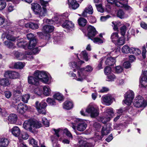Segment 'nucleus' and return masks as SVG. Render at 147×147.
<instances>
[{
    "label": "nucleus",
    "mask_w": 147,
    "mask_h": 147,
    "mask_svg": "<svg viewBox=\"0 0 147 147\" xmlns=\"http://www.w3.org/2000/svg\"><path fill=\"white\" fill-rule=\"evenodd\" d=\"M86 111L90 114L92 117H95L99 115V109L96 105H89L86 109Z\"/></svg>",
    "instance_id": "20e7f679"
},
{
    "label": "nucleus",
    "mask_w": 147,
    "mask_h": 147,
    "mask_svg": "<svg viewBox=\"0 0 147 147\" xmlns=\"http://www.w3.org/2000/svg\"><path fill=\"white\" fill-rule=\"evenodd\" d=\"M88 34L87 36L89 39L93 38L98 33L97 32L95 28L91 26H88L87 28Z\"/></svg>",
    "instance_id": "9d476101"
},
{
    "label": "nucleus",
    "mask_w": 147,
    "mask_h": 147,
    "mask_svg": "<svg viewBox=\"0 0 147 147\" xmlns=\"http://www.w3.org/2000/svg\"><path fill=\"white\" fill-rule=\"evenodd\" d=\"M79 25L82 26H84L86 24L87 21L84 18H80L78 20Z\"/></svg>",
    "instance_id": "72a5a7b5"
},
{
    "label": "nucleus",
    "mask_w": 147,
    "mask_h": 147,
    "mask_svg": "<svg viewBox=\"0 0 147 147\" xmlns=\"http://www.w3.org/2000/svg\"><path fill=\"white\" fill-rule=\"evenodd\" d=\"M25 26L33 29H37L38 28V26L37 24L33 22H29L26 24Z\"/></svg>",
    "instance_id": "cd10ccee"
},
{
    "label": "nucleus",
    "mask_w": 147,
    "mask_h": 147,
    "mask_svg": "<svg viewBox=\"0 0 147 147\" xmlns=\"http://www.w3.org/2000/svg\"><path fill=\"white\" fill-rule=\"evenodd\" d=\"M28 109L27 105L23 103H20L17 106V111L18 113L22 114Z\"/></svg>",
    "instance_id": "ddd939ff"
},
{
    "label": "nucleus",
    "mask_w": 147,
    "mask_h": 147,
    "mask_svg": "<svg viewBox=\"0 0 147 147\" xmlns=\"http://www.w3.org/2000/svg\"><path fill=\"white\" fill-rule=\"evenodd\" d=\"M30 97V96L29 94H26L23 95L22 98V100L25 103H27L28 102Z\"/></svg>",
    "instance_id": "c03bdc74"
},
{
    "label": "nucleus",
    "mask_w": 147,
    "mask_h": 147,
    "mask_svg": "<svg viewBox=\"0 0 147 147\" xmlns=\"http://www.w3.org/2000/svg\"><path fill=\"white\" fill-rule=\"evenodd\" d=\"M140 87L142 88H145L147 86V79L145 77H142L140 79Z\"/></svg>",
    "instance_id": "bb28decb"
},
{
    "label": "nucleus",
    "mask_w": 147,
    "mask_h": 147,
    "mask_svg": "<svg viewBox=\"0 0 147 147\" xmlns=\"http://www.w3.org/2000/svg\"><path fill=\"white\" fill-rule=\"evenodd\" d=\"M17 117L14 114L10 115L8 117V120L11 123H15L17 120Z\"/></svg>",
    "instance_id": "b1692460"
},
{
    "label": "nucleus",
    "mask_w": 147,
    "mask_h": 147,
    "mask_svg": "<svg viewBox=\"0 0 147 147\" xmlns=\"http://www.w3.org/2000/svg\"><path fill=\"white\" fill-rule=\"evenodd\" d=\"M46 101L49 105L52 106L56 105V102L53 99L48 98L47 99Z\"/></svg>",
    "instance_id": "79ce46f5"
},
{
    "label": "nucleus",
    "mask_w": 147,
    "mask_h": 147,
    "mask_svg": "<svg viewBox=\"0 0 147 147\" xmlns=\"http://www.w3.org/2000/svg\"><path fill=\"white\" fill-rule=\"evenodd\" d=\"M119 37L118 33L117 32L113 33L111 35V39L112 42L115 43L117 42Z\"/></svg>",
    "instance_id": "c85d7f7f"
},
{
    "label": "nucleus",
    "mask_w": 147,
    "mask_h": 147,
    "mask_svg": "<svg viewBox=\"0 0 147 147\" xmlns=\"http://www.w3.org/2000/svg\"><path fill=\"white\" fill-rule=\"evenodd\" d=\"M6 6V3L4 0H0V10L4 9Z\"/></svg>",
    "instance_id": "de8ad7c7"
},
{
    "label": "nucleus",
    "mask_w": 147,
    "mask_h": 147,
    "mask_svg": "<svg viewBox=\"0 0 147 147\" xmlns=\"http://www.w3.org/2000/svg\"><path fill=\"white\" fill-rule=\"evenodd\" d=\"M110 129L107 127L106 125H104L102 128L101 132L102 135H107L110 133Z\"/></svg>",
    "instance_id": "c756f323"
},
{
    "label": "nucleus",
    "mask_w": 147,
    "mask_h": 147,
    "mask_svg": "<svg viewBox=\"0 0 147 147\" xmlns=\"http://www.w3.org/2000/svg\"><path fill=\"white\" fill-rule=\"evenodd\" d=\"M4 94L5 97L7 98H9L11 96V93L9 91L5 92Z\"/></svg>",
    "instance_id": "e2e57ef3"
},
{
    "label": "nucleus",
    "mask_w": 147,
    "mask_h": 147,
    "mask_svg": "<svg viewBox=\"0 0 147 147\" xmlns=\"http://www.w3.org/2000/svg\"><path fill=\"white\" fill-rule=\"evenodd\" d=\"M111 69L109 66L106 67L104 69V72L107 75H109L111 72Z\"/></svg>",
    "instance_id": "5fc2aeb1"
},
{
    "label": "nucleus",
    "mask_w": 147,
    "mask_h": 147,
    "mask_svg": "<svg viewBox=\"0 0 147 147\" xmlns=\"http://www.w3.org/2000/svg\"><path fill=\"white\" fill-rule=\"evenodd\" d=\"M130 53L139 55L141 53V51L138 49L136 48L131 47L130 49Z\"/></svg>",
    "instance_id": "f704fd0d"
},
{
    "label": "nucleus",
    "mask_w": 147,
    "mask_h": 147,
    "mask_svg": "<svg viewBox=\"0 0 147 147\" xmlns=\"http://www.w3.org/2000/svg\"><path fill=\"white\" fill-rule=\"evenodd\" d=\"M107 75V80L108 81H113L116 78L115 76L113 74H110Z\"/></svg>",
    "instance_id": "37998d69"
},
{
    "label": "nucleus",
    "mask_w": 147,
    "mask_h": 147,
    "mask_svg": "<svg viewBox=\"0 0 147 147\" xmlns=\"http://www.w3.org/2000/svg\"><path fill=\"white\" fill-rule=\"evenodd\" d=\"M47 13V10L46 8H41L36 15L39 17H43L46 15Z\"/></svg>",
    "instance_id": "a878e982"
},
{
    "label": "nucleus",
    "mask_w": 147,
    "mask_h": 147,
    "mask_svg": "<svg viewBox=\"0 0 147 147\" xmlns=\"http://www.w3.org/2000/svg\"><path fill=\"white\" fill-rule=\"evenodd\" d=\"M92 67L90 65L87 66L84 68L80 69L78 71V77L76 80L79 81H82L85 79L87 76L86 72H91L93 70Z\"/></svg>",
    "instance_id": "f03ea898"
},
{
    "label": "nucleus",
    "mask_w": 147,
    "mask_h": 147,
    "mask_svg": "<svg viewBox=\"0 0 147 147\" xmlns=\"http://www.w3.org/2000/svg\"><path fill=\"white\" fill-rule=\"evenodd\" d=\"M69 7L74 9H77L79 6V4L75 0H67Z\"/></svg>",
    "instance_id": "f3484780"
},
{
    "label": "nucleus",
    "mask_w": 147,
    "mask_h": 147,
    "mask_svg": "<svg viewBox=\"0 0 147 147\" xmlns=\"http://www.w3.org/2000/svg\"><path fill=\"white\" fill-rule=\"evenodd\" d=\"M88 53L86 50L82 51L81 53V55L83 57L85 60L87 61L88 60Z\"/></svg>",
    "instance_id": "49530a36"
},
{
    "label": "nucleus",
    "mask_w": 147,
    "mask_h": 147,
    "mask_svg": "<svg viewBox=\"0 0 147 147\" xmlns=\"http://www.w3.org/2000/svg\"><path fill=\"white\" fill-rule=\"evenodd\" d=\"M134 106L136 107H145L146 105L144 98L140 96L136 97L134 102Z\"/></svg>",
    "instance_id": "39448f33"
},
{
    "label": "nucleus",
    "mask_w": 147,
    "mask_h": 147,
    "mask_svg": "<svg viewBox=\"0 0 147 147\" xmlns=\"http://www.w3.org/2000/svg\"><path fill=\"white\" fill-rule=\"evenodd\" d=\"M93 146H91L90 143H85L83 144L80 145L79 147H92Z\"/></svg>",
    "instance_id": "774afa93"
},
{
    "label": "nucleus",
    "mask_w": 147,
    "mask_h": 147,
    "mask_svg": "<svg viewBox=\"0 0 147 147\" xmlns=\"http://www.w3.org/2000/svg\"><path fill=\"white\" fill-rule=\"evenodd\" d=\"M54 29V27L52 26H50L48 25H45L43 28V31L45 34H47L46 36L49 39L50 38V36L49 33L52 32Z\"/></svg>",
    "instance_id": "f8f14e48"
},
{
    "label": "nucleus",
    "mask_w": 147,
    "mask_h": 147,
    "mask_svg": "<svg viewBox=\"0 0 147 147\" xmlns=\"http://www.w3.org/2000/svg\"><path fill=\"white\" fill-rule=\"evenodd\" d=\"M96 6L98 11L101 13H102L104 11V9L101 4L96 5Z\"/></svg>",
    "instance_id": "864d4df0"
},
{
    "label": "nucleus",
    "mask_w": 147,
    "mask_h": 147,
    "mask_svg": "<svg viewBox=\"0 0 147 147\" xmlns=\"http://www.w3.org/2000/svg\"><path fill=\"white\" fill-rule=\"evenodd\" d=\"M39 80H41L43 82L47 84L49 79L45 72L38 70L35 71L33 76H29L28 78V83L31 84L38 85Z\"/></svg>",
    "instance_id": "f257e3e1"
},
{
    "label": "nucleus",
    "mask_w": 147,
    "mask_h": 147,
    "mask_svg": "<svg viewBox=\"0 0 147 147\" xmlns=\"http://www.w3.org/2000/svg\"><path fill=\"white\" fill-rule=\"evenodd\" d=\"M130 49L129 47L127 45L124 46L122 48L121 51L123 53H130Z\"/></svg>",
    "instance_id": "58836bf2"
},
{
    "label": "nucleus",
    "mask_w": 147,
    "mask_h": 147,
    "mask_svg": "<svg viewBox=\"0 0 147 147\" xmlns=\"http://www.w3.org/2000/svg\"><path fill=\"white\" fill-rule=\"evenodd\" d=\"M63 133L68 137L72 138V136L70 132L67 129H65L63 130Z\"/></svg>",
    "instance_id": "bf43d9fd"
},
{
    "label": "nucleus",
    "mask_w": 147,
    "mask_h": 147,
    "mask_svg": "<svg viewBox=\"0 0 147 147\" xmlns=\"http://www.w3.org/2000/svg\"><path fill=\"white\" fill-rule=\"evenodd\" d=\"M25 65V63L22 62H18L14 64L13 67L16 69H22Z\"/></svg>",
    "instance_id": "473e14b6"
},
{
    "label": "nucleus",
    "mask_w": 147,
    "mask_h": 147,
    "mask_svg": "<svg viewBox=\"0 0 147 147\" xmlns=\"http://www.w3.org/2000/svg\"><path fill=\"white\" fill-rule=\"evenodd\" d=\"M68 13H64L63 16L59 15L55 16L52 20L47 19L46 20L47 22L49 24H55L60 23L61 22V20L62 18L64 19V16L65 17L67 16Z\"/></svg>",
    "instance_id": "6e6552de"
},
{
    "label": "nucleus",
    "mask_w": 147,
    "mask_h": 147,
    "mask_svg": "<svg viewBox=\"0 0 147 147\" xmlns=\"http://www.w3.org/2000/svg\"><path fill=\"white\" fill-rule=\"evenodd\" d=\"M134 94L133 91L131 90L127 91L125 94V100L123 101L127 105H130L134 98Z\"/></svg>",
    "instance_id": "423d86ee"
},
{
    "label": "nucleus",
    "mask_w": 147,
    "mask_h": 147,
    "mask_svg": "<svg viewBox=\"0 0 147 147\" xmlns=\"http://www.w3.org/2000/svg\"><path fill=\"white\" fill-rule=\"evenodd\" d=\"M13 32V31L10 30H9L6 33L3 34L2 36L3 37L6 36V38L7 40L14 41L17 40V38L13 36L12 35L13 34L12 33Z\"/></svg>",
    "instance_id": "2eb2a0df"
},
{
    "label": "nucleus",
    "mask_w": 147,
    "mask_h": 147,
    "mask_svg": "<svg viewBox=\"0 0 147 147\" xmlns=\"http://www.w3.org/2000/svg\"><path fill=\"white\" fill-rule=\"evenodd\" d=\"M115 62V58L110 57L107 59L105 61V63L107 65L111 66L113 65Z\"/></svg>",
    "instance_id": "393cba45"
},
{
    "label": "nucleus",
    "mask_w": 147,
    "mask_h": 147,
    "mask_svg": "<svg viewBox=\"0 0 147 147\" xmlns=\"http://www.w3.org/2000/svg\"><path fill=\"white\" fill-rule=\"evenodd\" d=\"M124 40L123 39H122L121 38H119L118 40L115 43L117 44L118 45H123L124 44Z\"/></svg>",
    "instance_id": "09e8293b"
},
{
    "label": "nucleus",
    "mask_w": 147,
    "mask_h": 147,
    "mask_svg": "<svg viewBox=\"0 0 147 147\" xmlns=\"http://www.w3.org/2000/svg\"><path fill=\"white\" fill-rule=\"evenodd\" d=\"M42 121L43 124L46 127H48L49 125V122L48 121L47 119L44 117H43L42 119Z\"/></svg>",
    "instance_id": "052dcab7"
},
{
    "label": "nucleus",
    "mask_w": 147,
    "mask_h": 147,
    "mask_svg": "<svg viewBox=\"0 0 147 147\" xmlns=\"http://www.w3.org/2000/svg\"><path fill=\"white\" fill-rule=\"evenodd\" d=\"M123 70L122 68L120 66H117L115 68V71L119 73L121 72Z\"/></svg>",
    "instance_id": "338daca9"
},
{
    "label": "nucleus",
    "mask_w": 147,
    "mask_h": 147,
    "mask_svg": "<svg viewBox=\"0 0 147 147\" xmlns=\"http://www.w3.org/2000/svg\"><path fill=\"white\" fill-rule=\"evenodd\" d=\"M94 42L98 44L102 43L103 42L102 40L98 37H96L94 38H91V39Z\"/></svg>",
    "instance_id": "ea45409f"
},
{
    "label": "nucleus",
    "mask_w": 147,
    "mask_h": 147,
    "mask_svg": "<svg viewBox=\"0 0 147 147\" xmlns=\"http://www.w3.org/2000/svg\"><path fill=\"white\" fill-rule=\"evenodd\" d=\"M109 118L110 117H107L105 115V116H103L101 117L100 119V121L103 123H105L110 120Z\"/></svg>",
    "instance_id": "a18cd8bd"
},
{
    "label": "nucleus",
    "mask_w": 147,
    "mask_h": 147,
    "mask_svg": "<svg viewBox=\"0 0 147 147\" xmlns=\"http://www.w3.org/2000/svg\"><path fill=\"white\" fill-rule=\"evenodd\" d=\"M40 3L41 5L42 6V8H46V7L48 5V2L43 0H40Z\"/></svg>",
    "instance_id": "8fccbe9b"
},
{
    "label": "nucleus",
    "mask_w": 147,
    "mask_h": 147,
    "mask_svg": "<svg viewBox=\"0 0 147 147\" xmlns=\"http://www.w3.org/2000/svg\"><path fill=\"white\" fill-rule=\"evenodd\" d=\"M62 26L64 28L67 29V31H70L72 30L74 26L72 22L66 20L62 24Z\"/></svg>",
    "instance_id": "4468645a"
},
{
    "label": "nucleus",
    "mask_w": 147,
    "mask_h": 147,
    "mask_svg": "<svg viewBox=\"0 0 147 147\" xmlns=\"http://www.w3.org/2000/svg\"><path fill=\"white\" fill-rule=\"evenodd\" d=\"M70 65L73 68H74V71H75L76 69H78V70L79 69V67L77 66L76 63L75 62L71 63Z\"/></svg>",
    "instance_id": "6e6d98bb"
},
{
    "label": "nucleus",
    "mask_w": 147,
    "mask_h": 147,
    "mask_svg": "<svg viewBox=\"0 0 147 147\" xmlns=\"http://www.w3.org/2000/svg\"><path fill=\"white\" fill-rule=\"evenodd\" d=\"M5 77L11 79H15L18 78L20 77L19 74L17 72L11 71L5 72L4 74Z\"/></svg>",
    "instance_id": "1a4fd4ad"
},
{
    "label": "nucleus",
    "mask_w": 147,
    "mask_h": 147,
    "mask_svg": "<svg viewBox=\"0 0 147 147\" xmlns=\"http://www.w3.org/2000/svg\"><path fill=\"white\" fill-rule=\"evenodd\" d=\"M102 98L103 101L107 105H109L112 103V100L113 98L112 96L109 95H107L105 96H103Z\"/></svg>",
    "instance_id": "a211bd4d"
},
{
    "label": "nucleus",
    "mask_w": 147,
    "mask_h": 147,
    "mask_svg": "<svg viewBox=\"0 0 147 147\" xmlns=\"http://www.w3.org/2000/svg\"><path fill=\"white\" fill-rule=\"evenodd\" d=\"M4 43L5 45L9 48L13 49L15 48L16 47L14 44L11 42L5 41Z\"/></svg>",
    "instance_id": "c9c22d12"
},
{
    "label": "nucleus",
    "mask_w": 147,
    "mask_h": 147,
    "mask_svg": "<svg viewBox=\"0 0 147 147\" xmlns=\"http://www.w3.org/2000/svg\"><path fill=\"white\" fill-rule=\"evenodd\" d=\"M9 141L8 139L6 138H2L0 139V147H6L9 144Z\"/></svg>",
    "instance_id": "4be33fe9"
},
{
    "label": "nucleus",
    "mask_w": 147,
    "mask_h": 147,
    "mask_svg": "<svg viewBox=\"0 0 147 147\" xmlns=\"http://www.w3.org/2000/svg\"><path fill=\"white\" fill-rule=\"evenodd\" d=\"M47 106V103L44 101L40 103L38 101H37L35 103L36 107L40 114H45L46 113L45 108Z\"/></svg>",
    "instance_id": "0eeeda50"
},
{
    "label": "nucleus",
    "mask_w": 147,
    "mask_h": 147,
    "mask_svg": "<svg viewBox=\"0 0 147 147\" xmlns=\"http://www.w3.org/2000/svg\"><path fill=\"white\" fill-rule=\"evenodd\" d=\"M40 123L36 121L29 119L25 121L23 124L24 128L31 131L32 128H39L41 127Z\"/></svg>",
    "instance_id": "7ed1b4c3"
},
{
    "label": "nucleus",
    "mask_w": 147,
    "mask_h": 147,
    "mask_svg": "<svg viewBox=\"0 0 147 147\" xmlns=\"http://www.w3.org/2000/svg\"><path fill=\"white\" fill-rule=\"evenodd\" d=\"M36 40L35 39L30 40L28 46V48L29 49H33L36 45Z\"/></svg>",
    "instance_id": "2f4dec72"
},
{
    "label": "nucleus",
    "mask_w": 147,
    "mask_h": 147,
    "mask_svg": "<svg viewBox=\"0 0 147 147\" xmlns=\"http://www.w3.org/2000/svg\"><path fill=\"white\" fill-rule=\"evenodd\" d=\"M29 143L31 144L33 146L37 145V142L33 138L29 139Z\"/></svg>",
    "instance_id": "3c124183"
},
{
    "label": "nucleus",
    "mask_w": 147,
    "mask_h": 147,
    "mask_svg": "<svg viewBox=\"0 0 147 147\" xmlns=\"http://www.w3.org/2000/svg\"><path fill=\"white\" fill-rule=\"evenodd\" d=\"M11 84V82L7 78H0V85L3 87L7 86Z\"/></svg>",
    "instance_id": "6ab92c4d"
},
{
    "label": "nucleus",
    "mask_w": 147,
    "mask_h": 147,
    "mask_svg": "<svg viewBox=\"0 0 147 147\" xmlns=\"http://www.w3.org/2000/svg\"><path fill=\"white\" fill-rule=\"evenodd\" d=\"M53 97L55 99L58 101H61L63 99V96L61 94L58 93L55 94L53 96Z\"/></svg>",
    "instance_id": "a19ab883"
},
{
    "label": "nucleus",
    "mask_w": 147,
    "mask_h": 147,
    "mask_svg": "<svg viewBox=\"0 0 147 147\" xmlns=\"http://www.w3.org/2000/svg\"><path fill=\"white\" fill-rule=\"evenodd\" d=\"M34 92L37 95L40 96L42 94V91L39 88H36L34 90Z\"/></svg>",
    "instance_id": "0e129e2a"
},
{
    "label": "nucleus",
    "mask_w": 147,
    "mask_h": 147,
    "mask_svg": "<svg viewBox=\"0 0 147 147\" xmlns=\"http://www.w3.org/2000/svg\"><path fill=\"white\" fill-rule=\"evenodd\" d=\"M63 133L68 137L72 138V136L70 132L67 129H65L63 130Z\"/></svg>",
    "instance_id": "13d9d810"
},
{
    "label": "nucleus",
    "mask_w": 147,
    "mask_h": 147,
    "mask_svg": "<svg viewBox=\"0 0 147 147\" xmlns=\"http://www.w3.org/2000/svg\"><path fill=\"white\" fill-rule=\"evenodd\" d=\"M121 33L123 36L125 35L126 31V27L125 26H123L120 28Z\"/></svg>",
    "instance_id": "603ef678"
},
{
    "label": "nucleus",
    "mask_w": 147,
    "mask_h": 147,
    "mask_svg": "<svg viewBox=\"0 0 147 147\" xmlns=\"http://www.w3.org/2000/svg\"><path fill=\"white\" fill-rule=\"evenodd\" d=\"M93 12V10L92 6L89 5L85 9L82 13V16L83 17H86L88 13L89 14H92Z\"/></svg>",
    "instance_id": "dca6fc26"
},
{
    "label": "nucleus",
    "mask_w": 147,
    "mask_h": 147,
    "mask_svg": "<svg viewBox=\"0 0 147 147\" xmlns=\"http://www.w3.org/2000/svg\"><path fill=\"white\" fill-rule=\"evenodd\" d=\"M105 115L107 117H110V119L114 116V113L112 109H108L106 110V112L105 113Z\"/></svg>",
    "instance_id": "7c9ffc66"
},
{
    "label": "nucleus",
    "mask_w": 147,
    "mask_h": 147,
    "mask_svg": "<svg viewBox=\"0 0 147 147\" xmlns=\"http://www.w3.org/2000/svg\"><path fill=\"white\" fill-rule=\"evenodd\" d=\"M115 3V5L118 7H123V3L120 1L116 0Z\"/></svg>",
    "instance_id": "69168bd1"
},
{
    "label": "nucleus",
    "mask_w": 147,
    "mask_h": 147,
    "mask_svg": "<svg viewBox=\"0 0 147 147\" xmlns=\"http://www.w3.org/2000/svg\"><path fill=\"white\" fill-rule=\"evenodd\" d=\"M73 107L72 102L69 101H66L64 103L63 107L64 109L69 110L72 108Z\"/></svg>",
    "instance_id": "5701e85b"
},
{
    "label": "nucleus",
    "mask_w": 147,
    "mask_h": 147,
    "mask_svg": "<svg viewBox=\"0 0 147 147\" xmlns=\"http://www.w3.org/2000/svg\"><path fill=\"white\" fill-rule=\"evenodd\" d=\"M10 130L12 134L16 137L18 136L20 133V129L17 126L13 127Z\"/></svg>",
    "instance_id": "412c9836"
},
{
    "label": "nucleus",
    "mask_w": 147,
    "mask_h": 147,
    "mask_svg": "<svg viewBox=\"0 0 147 147\" xmlns=\"http://www.w3.org/2000/svg\"><path fill=\"white\" fill-rule=\"evenodd\" d=\"M44 94L46 96H49L51 93V90L49 86H45L43 87Z\"/></svg>",
    "instance_id": "e433bc0d"
},
{
    "label": "nucleus",
    "mask_w": 147,
    "mask_h": 147,
    "mask_svg": "<svg viewBox=\"0 0 147 147\" xmlns=\"http://www.w3.org/2000/svg\"><path fill=\"white\" fill-rule=\"evenodd\" d=\"M87 126V124L85 121L81 119L78 120L77 129L78 131H84L86 129Z\"/></svg>",
    "instance_id": "9b49d317"
},
{
    "label": "nucleus",
    "mask_w": 147,
    "mask_h": 147,
    "mask_svg": "<svg viewBox=\"0 0 147 147\" xmlns=\"http://www.w3.org/2000/svg\"><path fill=\"white\" fill-rule=\"evenodd\" d=\"M63 133L68 137L72 138V136L70 132L67 129H65L63 130Z\"/></svg>",
    "instance_id": "4d7b16f0"
},
{
    "label": "nucleus",
    "mask_w": 147,
    "mask_h": 147,
    "mask_svg": "<svg viewBox=\"0 0 147 147\" xmlns=\"http://www.w3.org/2000/svg\"><path fill=\"white\" fill-rule=\"evenodd\" d=\"M117 15L118 17L121 19H123L126 17L123 11L121 9L118 11Z\"/></svg>",
    "instance_id": "4c0bfd02"
},
{
    "label": "nucleus",
    "mask_w": 147,
    "mask_h": 147,
    "mask_svg": "<svg viewBox=\"0 0 147 147\" xmlns=\"http://www.w3.org/2000/svg\"><path fill=\"white\" fill-rule=\"evenodd\" d=\"M21 134L22 137L23 139L26 140L28 139L29 136L27 133L23 132H22Z\"/></svg>",
    "instance_id": "680f3d73"
},
{
    "label": "nucleus",
    "mask_w": 147,
    "mask_h": 147,
    "mask_svg": "<svg viewBox=\"0 0 147 147\" xmlns=\"http://www.w3.org/2000/svg\"><path fill=\"white\" fill-rule=\"evenodd\" d=\"M31 8L33 10L35 14L38 12L41 8L40 5L37 3H33L31 4Z\"/></svg>",
    "instance_id": "aec40b11"
}]
</instances>
